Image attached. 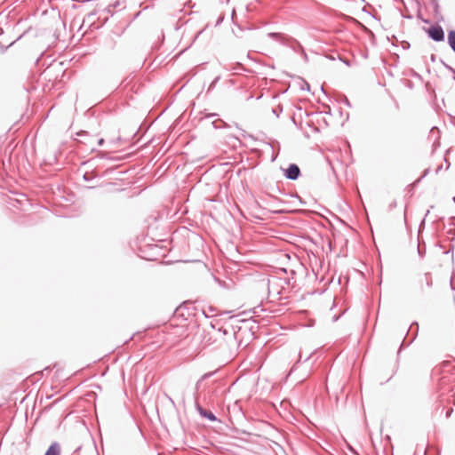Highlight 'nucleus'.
Returning <instances> with one entry per match:
<instances>
[{"mask_svg": "<svg viewBox=\"0 0 455 455\" xmlns=\"http://www.w3.org/2000/svg\"><path fill=\"white\" fill-rule=\"evenodd\" d=\"M227 333L223 327L217 328L211 323L209 328L204 329L201 342L204 347H219L222 346L223 339H226Z\"/></svg>", "mask_w": 455, "mask_h": 455, "instance_id": "obj_1", "label": "nucleus"}, {"mask_svg": "<svg viewBox=\"0 0 455 455\" xmlns=\"http://www.w3.org/2000/svg\"><path fill=\"white\" fill-rule=\"evenodd\" d=\"M267 36L278 41L281 44L291 48L294 52L299 54L300 52V49L304 48L297 39L282 33L269 32Z\"/></svg>", "mask_w": 455, "mask_h": 455, "instance_id": "obj_2", "label": "nucleus"}, {"mask_svg": "<svg viewBox=\"0 0 455 455\" xmlns=\"http://www.w3.org/2000/svg\"><path fill=\"white\" fill-rule=\"evenodd\" d=\"M424 30L427 34L428 37L435 42H442L444 40V30L438 24L433 25L427 28H424Z\"/></svg>", "mask_w": 455, "mask_h": 455, "instance_id": "obj_3", "label": "nucleus"}, {"mask_svg": "<svg viewBox=\"0 0 455 455\" xmlns=\"http://www.w3.org/2000/svg\"><path fill=\"white\" fill-rule=\"evenodd\" d=\"M282 171L283 176L290 180H297L301 175L300 169L296 164H290L286 168H282Z\"/></svg>", "mask_w": 455, "mask_h": 455, "instance_id": "obj_4", "label": "nucleus"}, {"mask_svg": "<svg viewBox=\"0 0 455 455\" xmlns=\"http://www.w3.org/2000/svg\"><path fill=\"white\" fill-rule=\"evenodd\" d=\"M225 330V332H228L225 335L226 339H223V344L226 343L228 346H232L236 339V331L232 326H222Z\"/></svg>", "mask_w": 455, "mask_h": 455, "instance_id": "obj_5", "label": "nucleus"}, {"mask_svg": "<svg viewBox=\"0 0 455 455\" xmlns=\"http://www.w3.org/2000/svg\"><path fill=\"white\" fill-rule=\"evenodd\" d=\"M196 408L198 413L210 421H217V417L211 411L204 409L197 402H196Z\"/></svg>", "mask_w": 455, "mask_h": 455, "instance_id": "obj_6", "label": "nucleus"}, {"mask_svg": "<svg viewBox=\"0 0 455 455\" xmlns=\"http://www.w3.org/2000/svg\"><path fill=\"white\" fill-rule=\"evenodd\" d=\"M44 455H60V445L53 442L46 450Z\"/></svg>", "mask_w": 455, "mask_h": 455, "instance_id": "obj_7", "label": "nucleus"}, {"mask_svg": "<svg viewBox=\"0 0 455 455\" xmlns=\"http://www.w3.org/2000/svg\"><path fill=\"white\" fill-rule=\"evenodd\" d=\"M76 136L78 137H84V140H77L79 142H82L84 144L90 143V140H93V138L86 132V131H80L76 133Z\"/></svg>", "mask_w": 455, "mask_h": 455, "instance_id": "obj_8", "label": "nucleus"}, {"mask_svg": "<svg viewBox=\"0 0 455 455\" xmlns=\"http://www.w3.org/2000/svg\"><path fill=\"white\" fill-rule=\"evenodd\" d=\"M448 44L451 50L455 52V30H450L448 33Z\"/></svg>", "mask_w": 455, "mask_h": 455, "instance_id": "obj_9", "label": "nucleus"}, {"mask_svg": "<svg viewBox=\"0 0 455 455\" xmlns=\"http://www.w3.org/2000/svg\"><path fill=\"white\" fill-rule=\"evenodd\" d=\"M418 253H419V256L421 259L425 256V254H426V245H425L424 242L422 243L420 242H419V244H418Z\"/></svg>", "mask_w": 455, "mask_h": 455, "instance_id": "obj_10", "label": "nucleus"}, {"mask_svg": "<svg viewBox=\"0 0 455 455\" xmlns=\"http://www.w3.org/2000/svg\"><path fill=\"white\" fill-rule=\"evenodd\" d=\"M213 374H214V372H212H212L204 373V374L201 377V379L197 381V383H196V388H198V387H199V385H200V383H201L203 380H204V379H209V378H210V377H212Z\"/></svg>", "mask_w": 455, "mask_h": 455, "instance_id": "obj_11", "label": "nucleus"}, {"mask_svg": "<svg viewBox=\"0 0 455 455\" xmlns=\"http://www.w3.org/2000/svg\"><path fill=\"white\" fill-rule=\"evenodd\" d=\"M283 112V107L281 105H278L275 108H272V113L276 116L279 117L280 114Z\"/></svg>", "mask_w": 455, "mask_h": 455, "instance_id": "obj_12", "label": "nucleus"}, {"mask_svg": "<svg viewBox=\"0 0 455 455\" xmlns=\"http://www.w3.org/2000/svg\"><path fill=\"white\" fill-rule=\"evenodd\" d=\"M414 327H415V331H414V334H413V337H412V340H414L415 338L418 335V331H419V323H418V322H413L411 323V327H410V330H412Z\"/></svg>", "mask_w": 455, "mask_h": 455, "instance_id": "obj_13", "label": "nucleus"}, {"mask_svg": "<svg viewBox=\"0 0 455 455\" xmlns=\"http://www.w3.org/2000/svg\"><path fill=\"white\" fill-rule=\"evenodd\" d=\"M424 278H425V282H426V284L428 286V287H431L433 283H432V277H431V275L430 273H426L424 275Z\"/></svg>", "mask_w": 455, "mask_h": 455, "instance_id": "obj_14", "label": "nucleus"}, {"mask_svg": "<svg viewBox=\"0 0 455 455\" xmlns=\"http://www.w3.org/2000/svg\"><path fill=\"white\" fill-rule=\"evenodd\" d=\"M430 2H431V4L433 6L434 12L435 13H438L439 12V9H440L439 4H438V0H430Z\"/></svg>", "mask_w": 455, "mask_h": 455, "instance_id": "obj_15", "label": "nucleus"}, {"mask_svg": "<svg viewBox=\"0 0 455 455\" xmlns=\"http://www.w3.org/2000/svg\"><path fill=\"white\" fill-rule=\"evenodd\" d=\"M95 176L92 175V173H89V172H85L83 176V179L85 180V181H91L93 180Z\"/></svg>", "mask_w": 455, "mask_h": 455, "instance_id": "obj_16", "label": "nucleus"}, {"mask_svg": "<svg viewBox=\"0 0 455 455\" xmlns=\"http://www.w3.org/2000/svg\"><path fill=\"white\" fill-rule=\"evenodd\" d=\"M417 18H418V19H419V20H421L424 23L428 24V23L430 22V20H427V19H423V17H422V14H421V12H420V9H419V8L418 9Z\"/></svg>", "mask_w": 455, "mask_h": 455, "instance_id": "obj_17", "label": "nucleus"}, {"mask_svg": "<svg viewBox=\"0 0 455 455\" xmlns=\"http://www.w3.org/2000/svg\"><path fill=\"white\" fill-rule=\"evenodd\" d=\"M219 122H220L221 124L217 125V124H216L217 121H214V122L212 123V124H213V126H214L215 128L228 127V124L227 123H225L224 121L220 120Z\"/></svg>", "mask_w": 455, "mask_h": 455, "instance_id": "obj_18", "label": "nucleus"}, {"mask_svg": "<svg viewBox=\"0 0 455 455\" xmlns=\"http://www.w3.org/2000/svg\"><path fill=\"white\" fill-rule=\"evenodd\" d=\"M300 56L303 58L304 61L305 62H307L308 61V56L307 54V52H305V49L304 48H301L300 49V52H299Z\"/></svg>", "mask_w": 455, "mask_h": 455, "instance_id": "obj_19", "label": "nucleus"}, {"mask_svg": "<svg viewBox=\"0 0 455 455\" xmlns=\"http://www.w3.org/2000/svg\"><path fill=\"white\" fill-rule=\"evenodd\" d=\"M290 196L298 198L299 200L300 204H306V202L298 194H290Z\"/></svg>", "mask_w": 455, "mask_h": 455, "instance_id": "obj_20", "label": "nucleus"}, {"mask_svg": "<svg viewBox=\"0 0 455 455\" xmlns=\"http://www.w3.org/2000/svg\"><path fill=\"white\" fill-rule=\"evenodd\" d=\"M220 80V76H217L212 82V84H210V87H209V90L212 89L216 84L218 83V81Z\"/></svg>", "mask_w": 455, "mask_h": 455, "instance_id": "obj_21", "label": "nucleus"}, {"mask_svg": "<svg viewBox=\"0 0 455 455\" xmlns=\"http://www.w3.org/2000/svg\"><path fill=\"white\" fill-rule=\"evenodd\" d=\"M402 16L404 19H408V20H411L413 18V16L409 12H402Z\"/></svg>", "mask_w": 455, "mask_h": 455, "instance_id": "obj_22", "label": "nucleus"}, {"mask_svg": "<svg viewBox=\"0 0 455 455\" xmlns=\"http://www.w3.org/2000/svg\"><path fill=\"white\" fill-rule=\"evenodd\" d=\"M396 206H397V202H396V200H394V201H392V202L389 204L388 208H389V210H393V209H394V208H395Z\"/></svg>", "mask_w": 455, "mask_h": 455, "instance_id": "obj_23", "label": "nucleus"}, {"mask_svg": "<svg viewBox=\"0 0 455 455\" xmlns=\"http://www.w3.org/2000/svg\"><path fill=\"white\" fill-rule=\"evenodd\" d=\"M302 360V355L301 353H299V359L297 360V362L294 363V365L292 366L291 368V371H293L295 369V367L297 366L298 363H299Z\"/></svg>", "mask_w": 455, "mask_h": 455, "instance_id": "obj_24", "label": "nucleus"}, {"mask_svg": "<svg viewBox=\"0 0 455 455\" xmlns=\"http://www.w3.org/2000/svg\"><path fill=\"white\" fill-rule=\"evenodd\" d=\"M303 84H304V86L301 87L302 90H307V91H309V84L307 82H306L305 80H303Z\"/></svg>", "mask_w": 455, "mask_h": 455, "instance_id": "obj_25", "label": "nucleus"}, {"mask_svg": "<svg viewBox=\"0 0 455 455\" xmlns=\"http://www.w3.org/2000/svg\"><path fill=\"white\" fill-rule=\"evenodd\" d=\"M402 45L403 49H409L411 47L410 43L407 41L403 42Z\"/></svg>", "mask_w": 455, "mask_h": 455, "instance_id": "obj_26", "label": "nucleus"}, {"mask_svg": "<svg viewBox=\"0 0 455 455\" xmlns=\"http://www.w3.org/2000/svg\"><path fill=\"white\" fill-rule=\"evenodd\" d=\"M343 103L346 104L348 107H351V104H350L348 99L346 96L343 97Z\"/></svg>", "mask_w": 455, "mask_h": 455, "instance_id": "obj_27", "label": "nucleus"}, {"mask_svg": "<svg viewBox=\"0 0 455 455\" xmlns=\"http://www.w3.org/2000/svg\"><path fill=\"white\" fill-rule=\"evenodd\" d=\"M223 20H224V16L222 15V16H220V17L218 19V20H217V22H216V26L220 25V24L223 21Z\"/></svg>", "mask_w": 455, "mask_h": 455, "instance_id": "obj_28", "label": "nucleus"}, {"mask_svg": "<svg viewBox=\"0 0 455 455\" xmlns=\"http://www.w3.org/2000/svg\"><path fill=\"white\" fill-rule=\"evenodd\" d=\"M444 67L450 71L451 72L453 70V68L448 64H444Z\"/></svg>", "mask_w": 455, "mask_h": 455, "instance_id": "obj_29", "label": "nucleus"}, {"mask_svg": "<svg viewBox=\"0 0 455 455\" xmlns=\"http://www.w3.org/2000/svg\"><path fill=\"white\" fill-rule=\"evenodd\" d=\"M97 143L98 146H102L104 144V139H99Z\"/></svg>", "mask_w": 455, "mask_h": 455, "instance_id": "obj_30", "label": "nucleus"}, {"mask_svg": "<svg viewBox=\"0 0 455 455\" xmlns=\"http://www.w3.org/2000/svg\"><path fill=\"white\" fill-rule=\"evenodd\" d=\"M183 309V307L182 306H180L179 307L176 308V311H175V314H180V312Z\"/></svg>", "mask_w": 455, "mask_h": 455, "instance_id": "obj_31", "label": "nucleus"}, {"mask_svg": "<svg viewBox=\"0 0 455 455\" xmlns=\"http://www.w3.org/2000/svg\"><path fill=\"white\" fill-rule=\"evenodd\" d=\"M451 412H452V409H450V410L446 412V417H447V418H448V417H450V416H451Z\"/></svg>", "mask_w": 455, "mask_h": 455, "instance_id": "obj_32", "label": "nucleus"}, {"mask_svg": "<svg viewBox=\"0 0 455 455\" xmlns=\"http://www.w3.org/2000/svg\"><path fill=\"white\" fill-rule=\"evenodd\" d=\"M99 156H100V157H105V156H107V154H106V153H104V152H100V153H99Z\"/></svg>", "mask_w": 455, "mask_h": 455, "instance_id": "obj_33", "label": "nucleus"}, {"mask_svg": "<svg viewBox=\"0 0 455 455\" xmlns=\"http://www.w3.org/2000/svg\"><path fill=\"white\" fill-rule=\"evenodd\" d=\"M424 225H425V218L422 220V221H421V223H420V225H419V229H420L422 227H424Z\"/></svg>", "mask_w": 455, "mask_h": 455, "instance_id": "obj_34", "label": "nucleus"}, {"mask_svg": "<svg viewBox=\"0 0 455 455\" xmlns=\"http://www.w3.org/2000/svg\"><path fill=\"white\" fill-rule=\"evenodd\" d=\"M435 58H436V57H435V54H432V55H431V58H430V59H431V61H433V62H434V61H435Z\"/></svg>", "mask_w": 455, "mask_h": 455, "instance_id": "obj_35", "label": "nucleus"}, {"mask_svg": "<svg viewBox=\"0 0 455 455\" xmlns=\"http://www.w3.org/2000/svg\"><path fill=\"white\" fill-rule=\"evenodd\" d=\"M347 66H350L349 61L340 59Z\"/></svg>", "mask_w": 455, "mask_h": 455, "instance_id": "obj_36", "label": "nucleus"}, {"mask_svg": "<svg viewBox=\"0 0 455 455\" xmlns=\"http://www.w3.org/2000/svg\"><path fill=\"white\" fill-rule=\"evenodd\" d=\"M313 354H314V353H311L308 356H307V358H306L304 361H305V362L308 361V360L311 358V356H312V355H313Z\"/></svg>", "mask_w": 455, "mask_h": 455, "instance_id": "obj_37", "label": "nucleus"}, {"mask_svg": "<svg viewBox=\"0 0 455 455\" xmlns=\"http://www.w3.org/2000/svg\"><path fill=\"white\" fill-rule=\"evenodd\" d=\"M403 343H404V340L403 341L401 347H399V351H398V354L400 353V351L402 350L403 347Z\"/></svg>", "mask_w": 455, "mask_h": 455, "instance_id": "obj_38", "label": "nucleus"}, {"mask_svg": "<svg viewBox=\"0 0 455 455\" xmlns=\"http://www.w3.org/2000/svg\"><path fill=\"white\" fill-rule=\"evenodd\" d=\"M217 116V114L216 113H212V114H210L208 116L209 117H212V116Z\"/></svg>", "mask_w": 455, "mask_h": 455, "instance_id": "obj_39", "label": "nucleus"}, {"mask_svg": "<svg viewBox=\"0 0 455 455\" xmlns=\"http://www.w3.org/2000/svg\"><path fill=\"white\" fill-rule=\"evenodd\" d=\"M427 173H428V169H427V170L424 172L423 177H425Z\"/></svg>", "mask_w": 455, "mask_h": 455, "instance_id": "obj_40", "label": "nucleus"}, {"mask_svg": "<svg viewBox=\"0 0 455 455\" xmlns=\"http://www.w3.org/2000/svg\"><path fill=\"white\" fill-rule=\"evenodd\" d=\"M449 233H450V234H451V235H455V230L451 229V230L449 231Z\"/></svg>", "mask_w": 455, "mask_h": 455, "instance_id": "obj_41", "label": "nucleus"}, {"mask_svg": "<svg viewBox=\"0 0 455 455\" xmlns=\"http://www.w3.org/2000/svg\"><path fill=\"white\" fill-rule=\"evenodd\" d=\"M451 73H452L453 76H455V68H453V70Z\"/></svg>", "mask_w": 455, "mask_h": 455, "instance_id": "obj_42", "label": "nucleus"}, {"mask_svg": "<svg viewBox=\"0 0 455 455\" xmlns=\"http://www.w3.org/2000/svg\"><path fill=\"white\" fill-rule=\"evenodd\" d=\"M451 73H452L453 76H455V68H453V70Z\"/></svg>", "mask_w": 455, "mask_h": 455, "instance_id": "obj_43", "label": "nucleus"}, {"mask_svg": "<svg viewBox=\"0 0 455 455\" xmlns=\"http://www.w3.org/2000/svg\"><path fill=\"white\" fill-rule=\"evenodd\" d=\"M429 212H430V211H429V210H427V213H426V215H425V218L429 214Z\"/></svg>", "mask_w": 455, "mask_h": 455, "instance_id": "obj_44", "label": "nucleus"}, {"mask_svg": "<svg viewBox=\"0 0 455 455\" xmlns=\"http://www.w3.org/2000/svg\"><path fill=\"white\" fill-rule=\"evenodd\" d=\"M412 341H413V340H412V339H411L410 340V342H409V343H407V346H410V344H411Z\"/></svg>", "mask_w": 455, "mask_h": 455, "instance_id": "obj_45", "label": "nucleus"}, {"mask_svg": "<svg viewBox=\"0 0 455 455\" xmlns=\"http://www.w3.org/2000/svg\"><path fill=\"white\" fill-rule=\"evenodd\" d=\"M453 220H454V222H455V217L453 218Z\"/></svg>", "mask_w": 455, "mask_h": 455, "instance_id": "obj_46", "label": "nucleus"}, {"mask_svg": "<svg viewBox=\"0 0 455 455\" xmlns=\"http://www.w3.org/2000/svg\"><path fill=\"white\" fill-rule=\"evenodd\" d=\"M453 79L455 80V76H453Z\"/></svg>", "mask_w": 455, "mask_h": 455, "instance_id": "obj_47", "label": "nucleus"}]
</instances>
